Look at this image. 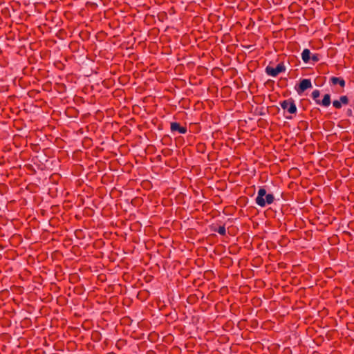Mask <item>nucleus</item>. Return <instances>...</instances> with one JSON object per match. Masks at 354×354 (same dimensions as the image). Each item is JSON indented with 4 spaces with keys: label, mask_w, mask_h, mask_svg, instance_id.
Masks as SVG:
<instances>
[{
    "label": "nucleus",
    "mask_w": 354,
    "mask_h": 354,
    "mask_svg": "<svg viewBox=\"0 0 354 354\" xmlns=\"http://www.w3.org/2000/svg\"><path fill=\"white\" fill-rule=\"evenodd\" d=\"M92 131V135L90 134V147L95 146V149L92 151L93 156H97V153L103 151V148H101L99 145L104 143V138L102 136L103 132L101 129L99 128L98 125L95 122L90 124V132Z\"/></svg>",
    "instance_id": "1"
},
{
    "label": "nucleus",
    "mask_w": 354,
    "mask_h": 354,
    "mask_svg": "<svg viewBox=\"0 0 354 354\" xmlns=\"http://www.w3.org/2000/svg\"><path fill=\"white\" fill-rule=\"evenodd\" d=\"M102 17V11H99L97 13L93 14L92 19L90 20V28H91L93 30H98L102 29V26H103L102 23H101Z\"/></svg>",
    "instance_id": "11"
},
{
    "label": "nucleus",
    "mask_w": 354,
    "mask_h": 354,
    "mask_svg": "<svg viewBox=\"0 0 354 354\" xmlns=\"http://www.w3.org/2000/svg\"><path fill=\"white\" fill-rule=\"evenodd\" d=\"M312 82L310 79H302L299 81V84H296L295 90L298 94L301 95L307 89L312 88Z\"/></svg>",
    "instance_id": "13"
},
{
    "label": "nucleus",
    "mask_w": 354,
    "mask_h": 354,
    "mask_svg": "<svg viewBox=\"0 0 354 354\" xmlns=\"http://www.w3.org/2000/svg\"><path fill=\"white\" fill-rule=\"evenodd\" d=\"M287 119H292V116H286V117Z\"/></svg>",
    "instance_id": "40"
},
{
    "label": "nucleus",
    "mask_w": 354,
    "mask_h": 354,
    "mask_svg": "<svg viewBox=\"0 0 354 354\" xmlns=\"http://www.w3.org/2000/svg\"><path fill=\"white\" fill-rule=\"evenodd\" d=\"M205 149H206V146H205V144H204V143H198L196 145V149H197L198 152L203 153L205 151Z\"/></svg>",
    "instance_id": "28"
},
{
    "label": "nucleus",
    "mask_w": 354,
    "mask_h": 354,
    "mask_svg": "<svg viewBox=\"0 0 354 354\" xmlns=\"http://www.w3.org/2000/svg\"><path fill=\"white\" fill-rule=\"evenodd\" d=\"M349 102L348 97L346 95H342L339 97V100H334L333 102V106L337 109H340L342 106V104H348Z\"/></svg>",
    "instance_id": "20"
},
{
    "label": "nucleus",
    "mask_w": 354,
    "mask_h": 354,
    "mask_svg": "<svg viewBox=\"0 0 354 354\" xmlns=\"http://www.w3.org/2000/svg\"><path fill=\"white\" fill-rule=\"evenodd\" d=\"M93 247L95 251H90V264L94 263L95 272H97L99 269L104 268L103 263L101 262V259L103 257V252L100 249L104 246V242L102 239H95L93 241Z\"/></svg>",
    "instance_id": "2"
},
{
    "label": "nucleus",
    "mask_w": 354,
    "mask_h": 354,
    "mask_svg": "<svg viewBox=\"0 0 354 354\" xmlns=\"http://www.w3.org/2000/svg\"><path fill=\"white\" fill-rule=\"evenodd\" d=\"M96 67H98L97 65L91 66L90 64V70L91 71V74H90V77L93 76V75H95V71H97L98 69L96 68Z\"/></svg>",
    "instance_id": "31"
},
{
    "label": "nucleus",
    "mask_w": 354,
    "mask_h": 354,
    "mask_svg": "<svg viewBox=\"0 0 354 354\" xmlns=\"http://www.w3.org/2000/svg\"><path fill=\"white\" fill-rule=\"evenodd\" d=\"M86 129H88V125L86 126Z\"/></svg>",
    "instance_id": "44"
},
{
    "label": "nucleus",
    "mask_w": 354,
    "mask_h": 354,
    "mask_svg": "<svg viewBox=\"0 0 354 354\" xmlns=\"http://www.w3.org/2000/svg\"><path fill=\"white\" fill-rule=\"evenodd\" d=\"M102 213H100V207L97 208V210H94L90 207V230L95 228V227L104 226L102 221Z\"/></svg>",
    "instance_id": "7"
},
{
    "label": "nucleus",
    "mask_w": 354,
    "mask_h": 354,
    "mask_svg": "<svg viewBox=\"0 0 354 354\" xmlns=\"http://www.w3.org/2000/svg\"><path fill=\"white\" fill-rule=\"evenodd\" d=\"M56 66H57V67L58 68L62 69L61 66H63V64H62V63H61V62H59V63H57V65H56Z\"/></svg>",
    "instance_id": "35"
},
{
    "label": "nucleus",
    "mask_w": 354,
    "mask_h": 354,
    "mask_svg": "<svg viewBox=\"0 0 354 354\" xmlns=\"http://www.w3.org/2000/svg\"><path fill=\"white\" fill-rule=\"evenodd\" d=\"M87 321L86 320L84 324H83V326L85 325L86 324Z\"/></svg>",
    "instance_id": "42"
},
{
    "label": "nucleus",
    "mask_w": 354,
    "mask_h": 354,
    "mask_svg": "<svg viewBox=\"0 0 354 354\" xmlns=\"http://www.w3.org/2000/svg\"><path fill=\"white\" fill-rule=\"evenodd\" d=\"M91 339L95 342V344L93 346L90 344V351H93L95 354H102L104 351V344L100 342L102 339V335L100 332L93 330L91 333Z\"/></svg>",
    "instance_id": "5"
},
{
    "label": "nucleus",
    "mask_w": 354,
    "mask_h": 354,
    "mask_svg": "<svg viewBox=\"0 0 354 354\" xmlns=\"http://www.w3.org/2000/svg\"><path fill=\"white\" fill-rule=\"evenodd\" d=\"M265 71L270 76L277 77L279 73L286 71V66L283 62L278 64L275 68L268 65L266 66Z\"/></svg>",
    "instance_id": "12"
},
{
    "label": "nucleus",
    "mask_w": 354,
    "mask_h": 354,
    "mask_svg": "<svg viewBox=\"0 0 354 354\" xmlns=\"http://www.w3.org/2000/svg\"><path fill=\"white\" fill-rule=\"evenodd\" d=\"M346 115L347 117H353V111L351 109H348L346 111Z\"/></svg>",
    "instance_id": "32"
},
{
    "label": "nucleus",
    "mask_w": 354,
    "mask_h": 354,
    "mask_svg": "<svg viewBox=\"0 0 354 354\" xmlns=\"http://www.w3.org/2000/svg\"><path fill=\"white\" fill-rule=\"evenodd\" d=\"M319 95L320 91L319 90H314L311 94L312 98L315 100L317 104L322 105L325 107L330 106L331 103L330 95L328 93L325 94L322 100L319 98Z\"/></svg>",
    "instance_id": "8"
},
{
    "label": "nucleus",
    "mask_w": 354,
    "mask_h": 354,
    "mask_svg": "<svg viewBox=\"0 0 354 354\" xmlns=\"http://www.w3.org/2000/svg\"><path fill=\"white\" fill-rule=\"evenodd\" d=\"M107 34L102 29L97 30L95 35V38L97 41L101 42L104 41L106 37Z\"/></svg>",
    "instance_id": "23"
},
{
    "label": "nucleus",
    "mask_w": 354,
    "mask_h": 354,
    "mask_svg": "<svg viewBox=\"0 0 354 354\" xmlns=\"http://www.w3.org/2000/svg\"><path fill=\"white\" fill-rule=\"evenodd\" d=\"M93 44H90V49H91V48H92V50H93L94 52H95V51L97 50V46H96V45H95V47H94V48H93Z\"/></svg>",
    "instance_id": "34"
},
{
    "label": "nucleus",
    "mask_w": 354,
    "mask_h": 354,
    "mask_svg": "<svg viewBox=\"0 0 354 354\" xmlns=\"http://www.w3.org/2000/svg\"><path fill=\"white\" fill-rule=\"evenodd\" d=\"M90 106V116L93 113L94 118L97 122H101L104 118V110H105V107L104 104H102V108L100 106L97 104H91Z\"/></svg>",
    "instance_id": "10"
},
{
    "label": "nucleus",
    "mask_w": 354,
    "mask_h": 354,
    "mask_svg": "<svg viewBox=\"0 0 354 354\" xmlns=\"http://www.w3.org/2000/svg\"><path fill=\"white\" fill-rule=\"evenodd\" d=\"M311 53L308 48H305L301 53V58L304 62L308 63L310 60Z\"/></svg>",
    "instance_id": "24"
},
{
    "label": "nucleus",
    "mask_w": 354,
    "mask_h": 354,
    "mask_svg": "<svg viewBox=\"0 0 354 354\" xmlns=\"http://www.w3.org/2000/svg\"><path fill=\"white\" fill-rule=\"evenodd\" d=\"M211 230L214 232H218L219 234L222 236H225L226 234V230L225 225L220 226L218 228L214 226H211Z\"/></svg>",
    "instance_id": "26"
},
{
    "label": "nucleus",
    "mask_w": 354,
    "mask_h": 354,
    "mask_svg": "<svg viewBox=\"0 0 354 354\" xmlns=\"http://www.w3.org/2000/svg\"><path fill=\"white\" fill-rule=\"evenodd\" d=\"M90 88H91V91H93V85H91V86H90Z\"/></svg>",
    "instance_id": "39"
},
{
    "label": "nucleus",
    "mask_w": 354,
    "mask_h": 354,
    "mask_svg": "<svg viewBox=\"0 0 354 354\" xmlns=\"http://www.w3.org/2000/svg\"><path fill=\"white\" fill-rule=\"evenodd\" d=\"M170 129L171 133L178 132L180 134H185L187 132V128L186 124L184 126L181 125L178 122H172L170 124Z\"/></svg>",
    "instance_id": "14"
},
{
    "label": "nucleus",
    "mask_w": 354,
    "mask_h": 354,
    "mask_svg": "<svg viewBox=\"0 0 354 354\" xmlns=\"http://www.w3.org/2000/svg\"><path fill=\"white\" fill-rule=\"evenodd\" d=\"M310 59L313 60L314 62H317L320 59V55L317 53L313 54L310 57Z\"/></svg>",
    "instance_id": "30"
},
{
    "label": "nucleus",
    "mask_w": 354,
    "mask_h": 354,
    "mask_svg": "<svg viewBox=\"0 0 354 354\" xmlns=\"http://www.w3.org/2000/svg\"><path fill=\"white\" fill-rule=\"evenodd\" d=\"M98 69L97 71H95V75H93L92 81L95 84L96 86H99L100 83L103 82V77L102 73L104 72L103 67H96Z\"/></svg>",
    "instance_id": "18"
},
{
    "label": "nucleus",
    "mask_w": 354,
    "mask_h": 354,
    "mask_svg": "<svg viewBox=\"0 0 354 354\" xmlns=\"http://www.w3.org/2000/svg\"><path fill=\"white\" fill-rule=\"evenodd\" d=\"M100 207V213H102V209L104 208V203L102 198L95 196L92 198V203L90 205L94 210H97V208Z\"/></svg>",
    "instance_id": "17"
},
{
    "label": "nucleus",
    "mask_w": 354,
    "mask_h": 354,
    "mask_svg": "<svg viewBox=\"0 0 354 354\" xmlns=\"http://www.w3.org/2000/svg\"><path fill=\"white\" fill-rule=\"evenodd\" d=\"M280 106L290 114H295L297 113V106L292 97L280 102Z\"/></svg>",
    "instance_id": "9"
},
{
    "label": "nucleus",
    "mask_w": 354,
    "mask_h": 354,
    "mask_svg": "<svg viewBox=\"0 0 354 354\" xmlns=\"http://www.w3.org/2000/svg\"><path fill=\"white\" fill-rule=\"evenodd\" d=\"M106 297L95 293V290L90 291V314L99 315L104 312V305L106 303Z\"/></svg>",
    "instance_id": "3"
},
{
    "label": "nucleus",
    "mask_w": 354,
    "mask_h": 354,
    "mask_svg": "<svg viewBox=\"0 0 354 354\" xmlns=\"http://www.w3.org/2000/svg\"><path fill=\"white\" fill-rule=\"evenodd\" d=\"M273 2L274 1V0H272ZM281 2V0H277V2L275 3L276 4H279Z\"/></svg>",
    "instance_id": "37"
},
{
    "label": "nucleus",
    "mask_w": 354,
    "mask_h": 354,
    "mask_svg": "<svg viewBox=\"0 0 354 354\" xmlns=\"http://www.w3.org/2000/svg\"><path fill=\"white\" fill-rule=\"evenodd\" d=\"M105 97L101 95L99 92L95 95L93 94L90 96V104H97L100 106L102 108V104L105 102Z\"/></svg>",
    "instance_id": "16"
},
{
    "label": "nucleus",
    "mask_w": 354,
    "mask_h": 354,
    "mask_svg": "<svg viewBox=\"0 0 354 354\" xmlns=\"http://www.w3.org/2000/svg\"><path fill=\"white\" fill-rule=\"evenodd\" d=\"M127 345V341L124 339H119L115 344V347L118 351H122Z\"/></svg>",
    "instance_id": "25"
},
{
    "label": "nucleus",
    "mask_w": 354,
    "mask_h": 354,
    "mask_svg": "<svg viewBox=\"0 0 354 354\" xmlns=\"http://www.w3.org/2000/svg\"><path fill=\"white\" fill-rule=\"evenodd\" d=\"M75 234L77 239H83L85 236L83 234L82 230H76Z\"/></svg>",
    "instance_id": "29"
},
{
    "label": "nucleus",
    "mask_w": 354,
    "mask_h": 354,
    "mask_svg": "<svg viewBox=\"0 0 354 354\" xmlns=\"http://www.w3.org/2000/svg\"><path fill=\"white\" fill-rule=\"evenodd\" d=\"M86 58L88 59V53H86Z\"/></svg>",
    "instance_id": "41"
},
{
    "label": "nucleus",
    "mask_w": 354,
    "mask_h": 354,
    "mask_svg": "<svg viewBox=\"0 0 354 354\" xmlns=\"http://www.w3.org/2000/svg\"><path fill=\"white\" fill-rule=\"evenodd\" d=\"M147 354H155V352L153 351H149L147 352Z\"/></svg>",
    "instance_id": "36"
},
{
    "label": "nucleus",
    "mask_w": 354,
    "mask_h": 354,
    "mask_svg": "<svg viewBox=\"0 0 354 354\" xmlns=\"http://www.w3.org/2000/svg\"><path fill=\"white\" fill-rule=\"evenodd\" d=\"M93 263V266H91L90 265V272H94V274H92L91 276H90V281H92L93 279H95L97 281H100V282H104L106 280V276L105 274H102V273H100L98 274V272L100 270H102L103 268L102 269H99V270L95 272V268H94V263Z\"/></svg>",
    "instance_id": "15"
},
{
    "label": "nucleus",
    "mask_w": 354,
    "mask_h": 354,
    "mask_svg": "<svg viewBox=\"0 0 354 354\" xmlns=\"http://www.w3.org/2000/svg\"><path fill=\"white\" fill-rule=\"evenodd\" d=\"M167 140H170V138H169L168 136H165L162 139V143H163L164 145H166V144H167L166 142H164V141H166Z\"/></svg>",
    "instance_id": "33"
},
{
    "label": "nucleus",
    "mask_w": 354,
    "mask_h": 354,
    "mask_svg": "<svg viewBox=\"0 0 354 354\" xmlns=\"http://www.w3.org/2000/svg\"><path fill=\"white\" fill-rule=\"evenodd\" d=\"M192 297H193L192 296H190V297H189V298H188V299H191Z\"/></svg>",
    "instance_id": "43"
},
{
    "label": "nucleus",
    "mask_w": 354,
    "mask_h": 354,
    "mask_svg": "<svg viewBox=\"0 0 354 354\" xmlns=\"http://www.w3.org/2000/svg\"><path fill=\"white\" fill-rule=\"evenodd\" d=\"M90 159V181L97 180L98 177L102 178L101 174L104 168L105 163L101 160L95 161V165Z\"/></svg>",
    "instance_id": "6"
},
{
    "label": "nucleus",
    "mask_w": 354,
    "mask_h": 354,
    "mask_svg": "<svg viewBox=\"0 0 354 354\" xmlns=\"http://www.w3.org/2000/svg\"><path fill=\"white\" fill-rule=\"evenodd\" d=\"M102 0H96L94 1H90L89 5H90V10H95L96 8L98 7V6H102Z\"/></svg>",
    "instance_id": "27"
},
{
    "label": "nucleus",
    "mask_w": 354,
    "mask_h": 354,
    "mask_svg": "<svg viewBox=\"0 0 354 354\" xmlns=\"http://www.w3.org/2000/svg\"><path fill=\"white\" fill-rule=\"evenodd\" d=\"M212 274V271H207L205 272V274Z\"/></svg>",
    "instance_id": "38"
},
{
    "label": "nucleus",
    "mask_w": 354,
    "mask_h": 354,
    "mask_svg": "<svg viewBox=\"0 0 354 354\" xmlns=\"http://www.w3.org/2000/svg\"><path fill=\"white\" fill-rule=\"evenodd\" d=\"M79 37L83 42L82 48L86 49L87 51L88 47V44L87 43V41L88 40V31L86 29L80 30L79 32Z\"/></svg>",
    "instance_id": "19"
},
{
    "label": "nucleus",
    "mask_w": 354,
    "mask_h": 354,
    "mask_svg": "<svg viewBox=\"0 0 354 354\" xmlns=\"http://www.w3.org/2000/svg\"><path fill=\"white\" fill-rule=\"evenodd\" d=\"M94 230H90V239L92 237L95 239H99L101 235H103L104 232V226L102 227H95L93 228Z\"/></svg>",
    "instance_id": "21"
},
{
    "label": "nucleus",
    "mask_w": 354,
    "mask_h": 354,
    "mask_svg": "<svg viewBox=\"0 0 354 354\" xmlns=\"http://www.w3.org/2000/svg\"><path fill=\"white\" fill-rule=\"evenodd\" d=\"M255 201L258 206L264 207L274 202V196L272 194H268L265 187H261Z\"/></svg>",
    "instance_id": "4"
},
{
    "label": "nucleus",
    "mask_w": 354,
    "mask_h": 354,
    "mask_svg": "<svg viewBox=\"0 0 354 354\" xmlns=\"http://www.w3.org/2000/svg\"><path fill=\"white\" fill-rule=\"evenodd\" d=\"M330 81L333 85L339 84L342 88H344L346 85V82L342 77H332Z\"/></svg>",
    "instance_id": "22"
}]
</instances>
